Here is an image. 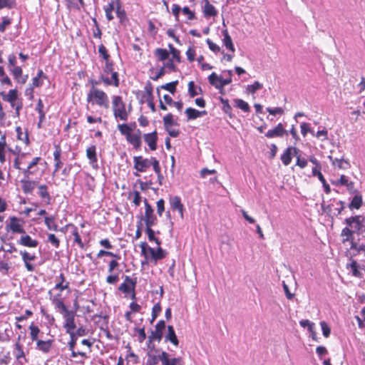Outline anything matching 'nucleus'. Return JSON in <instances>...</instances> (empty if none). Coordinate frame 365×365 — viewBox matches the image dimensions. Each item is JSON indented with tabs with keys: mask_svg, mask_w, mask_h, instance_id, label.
I'll return each mask as SVG.
<instances>
[{
	"mask_svg": "<svg viewBox=\"0 0 365 365\" xmlns=\"http://www.w3.org/2000/svg\"><path fill=\"white\" fill-rule=\"evenodd\" d=\"M321 157H327L335 169L346 170L350 168V163L344 159L339 148L327 138V131L321 130Z\"/></svg>",
	"mask_w": 365,
	"mask_h": 365,
	"instance_id": "1",
	"label": "nucleus"
},
{
	"mask_svg": "<svg viewBox=\"0 0 365 365\" xmlns=\"http://www.w3.org/2000/svg\"><path fill=\"white\" fill-rule=\"evenodd\" d=\"M43 161L40 156L31 157L29 153H20L16 154L13 167L20 171L24 177H31L39 172L38 165Z\"/></svg>",
	"mask_w": 365,
	"mask_h": 365,
	"instance_id": "2",
	"label": "nucleus"
},
{
	"mask_svg": "<svg viewBox=\"0 0 365 365\" xmlns=\"http://www.w3.org/2000/svg\"><path fill=\"white\" fill-rule=\"evenodd\" d=\"M63 327L66 329V331L70 336V340L68 342V349L71 351V358H77L80 356L81 360L78 361L77 363L84 364L85 359L89 358V356L84 351H76V346L78 340L76 334H74V329L76 328L75 323V315L64 318Z\"/></svg>",
	"mask_w": 365,
	"mask_h": 365,
	"instance_id": "3",
	"label": "nucleus"
},
{
	"mask_svg": "<svg viewBox=\"0 0 365 365\" xmlns=\"http://www.w3.org/2000/svg\"><path fill=\"white\" fill-rule=\"evenodd\" d=\"M136 126L135 122L130 124L122 123L117 126L120 133L125 137L127 142L131 145L133 149L139 150L142 145V133L139 129L134 131Z\"/></svg>",
	"mask_w": 365,
	"mask_h": 365,
	"instance_id": "4",
	"label": "nucleus"
},
{
	"mask_svg": "<svg viewBox=\"0 0 365 365\" xmlns=\"http://www.w3.org/2000/svg\"><path fill=\"white\" fill-rule=\"evenodd\" d=\"M100 81L106 86L118 88L120 86L119 74L115 71L114 63L112 61H106L103 73L100 75Z\"/></svg>",
	"mask_w": 365,
	"mask_h": 365,
	"instance_id": "5",
	"label": "nucleus"
},
{
	"mask_svg": "<svg viewBox=\"0 0 365 365\" xmlns=\"http://www.w3.org/2000/svg\"><path fill=\"white\" fill-rule=\"evenodd\" d=\"M112 111L113 117L118 120L127 121L130 111L126 109V104L123 97L119 95L111 96Z\"/></svg>",
	"mask_w": 365,
	"mask_h": 365,
	"instance_id": "6",
	"label": "nucleus"
},
{
	"mask_svg": "<svg viewBox=\"0 0 365 365\" xmlns=\"http://www.w3.org/2000/svg\"><path fill=\"white\" fill-rule=\"evenodd\" d=\"M86 101L91 105L98 106L104 109L109 108V98L108 94L101 89L90 90L87 94Z\"/></svg>",
	"mask_w": 365,
	"mask_h": 365,
	"instance_id": "7",
	"label": "nucleus"
},
{
	"mask_svg": "<svg viewBox=\"0 0 365 365\" xmlns=\"http://www.w3.org/2000/svg\"><path fill=\"white\" fill-rule=\"evenodd\" d=\"M2 100L10 104L11 107L15 110V115L16 117L20 115V111L23 108V101L19 98L18 91L11 89L8 93L1 92L0 93Z\"/></svg>",
	"mask_w": 365,
	"mask_h": 365,
	"instance_id": "8",
	"label": "nucleus"
},
{
	"mask_svg": "<svg viewBox=\"0 0 365 365\" xmlns=\"http://www.w3.org/2000/svg\"><path fill=\"white\" fill-rule=\"evenodd\" d=\"M48 294L56 309L63 316V319L75 315V312L69 310L66 306L62 298V292L58 291L57 294H53L52 290H49Z\"/></svg>",
	"mask_w": 365,
	"mask_h": 365,
	"instance_id": "9",
	"label": "nucleus"
},
{
	"mask_svg": "<svg viewBox=\"0 0 365 365\" xmlns=\"http://www.w3.org/2000/svg\"><path fill=\"white\" fill-rule=\"evenodd\" d=\"M24 225L25 221L24 219L16 216H11L9 217L6 223V230L12 234H24Z\"/></svg>",
	"mask_w": 365,
	"mask_h": 365,
	"instance_id": "10",
	"label": "nucleus"
},
{
	"mask_svg": "<svg viewBox=\"0 0 365 365\" xmlns=\"http://www.w3.org/2000/svg\"><path fill=\"white\" fill-rule=\"evenodd\" d=\"M160 163L159 160L155 158L151 157L150 159L144 158L142 155L133 157V168L137 171L145 173L152 165L154 169V162Z\"/></svg>",
	"mask_w": 365,
	"mask_h": 365,
	"instance_id": "11",
	"label": "nucleus"
},
{
	"mask_svg": "<svg viewBox=\"0 0 365 365\" xmlns=\"http://www.w3.org/2000/svg\"><path fill=\"white\" fill-rule=\"evenodd\" d=\"M163 122L165 130L170 137L177 138L179 136L180 131L173 128V126H178L179 124L171 113H168L163 117Z\"/></svg>",
	"mask_w": 365,
	"mask_h": 365,
	"instance_id": "12",
	"label": "nucleus"
},
{
	"mask_svg": "<svg viewBox=\"0 0 365 365\" xmlns=\"http://www.w3.org/2000/svg\"><path fill=\"white\" fill-rule=\"evenodd\" d=\"M120 264L116 260H110L108 264V272L110 273L106 277V282L109 284H115L119 281V273H113L118 269Z\"/></svg>",
	"mask_w": 365,
	"mask_h": 365,
	"instance_id": "13",
	"label": "nucleus"
},
{
	"mask_svg": "<svg viewBox=\"0 0 365 365\" xmlns=\"http://www.w3.org/2000/svg\"><path fill=\"white\" fill-rule=\"evenodd\" d=\"M145 215L143 220L145 225H155L158 222V218L154 214L153 207L148 203L146 199L144 200Z\"/></svg>",
	"mask_w": 365,
	"mask_h": 365,
	"instance_id": "14",
	"label": "nucleus"
},
{
	"mask_svg": "<svg viewBox=\"0 0 365 365\" xmlns=\"http://www.w3.org/2000/svg\"><path fill=\"white\" fill-rule=\"evenodd\" d=\"M19 254L24 263L26 269L28 272H33L35 270V265L32 262L35 261L36 256L35 254H32L26 250H20Z\"/></svg>",
	"mask_w": 365,
	"mask_h": 365,
	"instance_id": "15",
	"label": "nucleus"
},
{
	"mask_svg": "<svg viewBox=\"0 0 365 365\" xmlns=\"http://www.w3.org/2000/svg\"><path fill=\"white\" fill-rule=\"evenodd\" d=\"M136 284V277L131 278L130 277L126 275L124 277L123 283L120 284L118 289L124 294H130V292L135 289Z\"/></svg>",
	"mask_w": 365,
	"mask_h": 365,
	"instance_id": "16",
	"label": "nucleus"
},
{
	"mask_svg": "<svg viewBox=\"0 0 365 365\" xmlns=\"http://www.w3.org/2000/svg\"><path fill=\"white\" fill-rule=\"evenodd\" d=\"M62 155V149L60 145H54V151L53 153V171L52 173V176L54 177L56 173L62 168L63 163L61 161V157Z\"/></svg>",
	"mask_w": 365,
	"mask_h": 365,
	"instance_id": "17",
	"label": "nucleus"
},
{
	"mask_svg": "<svg viewBox=\"0 0 365 365\" xmlns=\"http://www.w3.org/2000/svg\"><path fill=\"white\" fill-rule=\"evenodd\" d=\"M144 142L148 145L151 151H155L158 148V135L156 130L151 133H145L143 135Z\"/></svg>",
	"mask_w": 365,
	"mask_h": 365,
	"instance_id": "18",
	"label": "nucleus"
},
{
	"mask_svg": "<svg viewBox=\"0 0 365 365\" xmlns=\"http://www.w3.org/2000/svg\"><path fill=\"white\" fill-rule=\"evenodd\" d=\"M93 319L96 320V323L100 325V328L104 331L108 339H112L113 336L110 331L108 329V317L102 316L101 314H95Z\"/></svg>",
	"mask_w": 365,
	"mask_h": 365,
	"instance_id": "19",
	"label": "nucleus"
},
{
	"mask_svg": "<svg viewBox=\"0 0 365 365\" xmlns=\"http://www.w3.org/2000/svg\"><path fill=\"white\" fill-rule=\"evenodd\" d=\"M20 238L17 240V244L23 247L29 248H36L38 245V241L36 239H33L29 235L21 234Z\"/></svg>",
	"mask_w": 365,
	"mask_h": 365,
	"instance_id": "20",
	"label": "nucleus"
},
{
	"mask_svg": "<svg viewBox=\"0 0 365 365\" xmlns=\"http://www.w3.org/2000/svg\"><path fill=\"white\" fill-rule=\"evenodd\" d=\"M21 190L26 195L31 194L36 187L38 185V182L32 180L30 177H24L20 180Z\"/></svg>",
	"mask_w": 365,
	"mask_h": 365,
	"instance_id": "21",
	"label": "nucleus"
},
{
	"mask_svg": "<svg viewBox=\"0 0 365 365\" xmlns=\"http://www.w3.org/2000/svg\"><path fill=\"white\" fill-rule=\"evenodd\" d=\"M55 282L54 289L60 292H63V290L71 292L70 282L66 280V276L63 272H61L59 275L56 277Z\"/></svg>",
	"mask_w": 365,
	"mask_h": 365,
	"instance_id": "22",
	"label": "nucleus"
},
{
	"mask_svg": "<svg viewBox=\"0 0 365 365\" xmlns=\"http://www.w3.org/2000/svg\"><path fill=\"white\" fill-rule=\"evenodd\" d=\"M165 328V322L164 320L158 322L155 327V331H153L149 336L150 341L156 340L160 341L163 338V331Z\"/></svg>",
	"mask_w": 365,
	"mask_h": 365,
	"instance_id": "23",
	"label": "nucleus"
},
{
	"mask_svg": "<svg viewBox=\"0 0 365 365\" xmlns=\"http://www.w3.org/2000/svg\"><path fill=\"white\" fill-rule=\"evenodd\" d=\"M10 73L13 76L14 79L20 84H25L28 76H23V70L21 66H16L9 69Z\"/></svg>",
	"mask_w": 365,
	"mask_h": 365,
	"instance_id": "24",
	"label": "nucleus"
},
{
	"mask_svg": "<svg viewBox=\"0 0 365 365\" xmlns=\"http://www.w3.org/2000/svg\"><path fill=\"white\" fill-rule=\"evenodd\" d=\"M170 208L175 211L177 210L181 219L184 218V205L181 201V198L179 196L171 197L169 199Z\"/></svg>",
	"mask_w": 365,
	"mask_h": 365,
	"instance_id": "25",
	"label": "nucleus"
},
{
	"mask_svg": "<svg viewBox=\"0 0 365 365\" xmlns=\"http://www.w3.org/2000/svg\"><path fill=\"white\" fill-rule=\"evenodd\" d=\"M346 224L353 229L354 232H360L362 225L365 223L362 222V217L361 216L351 217L345 220Z\"/></svg>",
	"mask_w": 365,
	"mask_h": 365,
	"instance_id": "26",
	"label": "nucleus"
},
{
	"mask_svg": "<svg viewBox=\"0 0 365 365\" xmlns=\"http://www.w3.org/2000/svg\"><path fill=\"white\" fill-rule=\"evenodd\" d=\"M115 6L114 11H115L116 16L119 19L120 24H123L128 21L126 12L122 5L120 0H114Z\"/></svg>",
	"mask_w": 365,
	"mask_h": 365,
	"instance_id": "27",
	"label": "nucleus"
},
{
	"mask_svg": "<svg viewBox=\"0 0 365 365\" xmlns=\"http://www.w3.org/2000/svg\"><path fill=\"white\" fill-rule=\"evenodd\" d=\"M38 195L40 198L44 202L46 205L51 204V196L48 192V187L45 184H41L37 186Z\"/></svg>",
	"mask_w": 365,
	"mask_h": 365,
	"instance_id": "28",
	"label": "nucleus"
},
{
	"mask_svg": "<svg viewBox=\"0 0 365 365\" xmlns=\"http://www.w3.org/2000/svg\"><path fill=\"white\" fill-rule=\"evenodd\" d=\"M335 183L337 185H343L346 187L347 190L351 194L357 192V190L354 187V182L349 181L348 177L344 175H341L340 178L336 180Z\"/></svg>",
	"mask_w": 365,
	"mask_h": 365,
	"instance_id": "29",
	"label": "nucleus"
},
{
	"mask_svg": "<svg viewBox=\"0 0 365 365\" xmlns=\"http://www.w3.org/2000/svg\"><path fill=\"white\" fill-rule=\"evenodd\" d=\"M354 231L351 230L349 227H344L341 233V236L343 237L342 242L345 243L346 242H350L351 243V249L357 250L358 245L355 242H354L352 236Z\"/></svg>",
	"mask_w": 365,
	"mask_h": 365,
	"instance_id": "30",
	"label": "nucleus"
},
{
	"mask_svg": "<svg viewBox=\"0 0 365 365\" xmlns=\"http://www.w3.org/2000/svg\"><path fill=\"white\" fill-rule=\"evenodd\" d=\"M53 343H54L53 339H48V340L39 339L36 342V348L37 350H38L44 354H48L51 351V349L53 345Z\"/></svg>",
	"mask_w": 365,
	"mask_h": 365,
	"instance_id": "31",
	"label": "nucleus"
},
{
	"mask_svg": "<svg viewBox=\"0 0 365 365\" xmlns=\"http://www.w3.org/2000/svg\"><path fill=\"white\" fill-rule=\"evenodd\" d=\"M161 363L163 365H183V361L181 357L169 358V354L166 351H162Z\"/></svg>",
	"mask_w": 365,
	"mask_h": 365,
	"instance_id": "32",
	"label": "nucleus"
},
{
	"mask_svg": "<svg viewBox=\"0 0 365 365\" xmlns=\"http://www.w3.org/2000/svg\"><path fill=\"white\" fill-rule=\"evenodd\" d=\"M298 150L294 147H288L281 155V160L284 165H288L292 158V155H297Z\"/></svg>",
	"mask_w": 365,
	"mask_h": 365,
	"instance_id": "33",
	"label": "nucleus"
},
{
	"mask_svg": "<svg viewBox=\"0 0 365 365\" xmlns=\"http://www.w3.org/2000/svg\"><path fill=\"white\" fill-rule=\"evenodd\" d=\"M204 6H202V13L205 18L208 19L210 17H215L217 15V10L210 4V1H204Z\"/></svg>",
	"mask_w": 365,
	"mask_h": 365,
	"instance_id": "34",
	"label": "nucleus"
},
{
	"mask_svg": "<svg viewBox=\"0 0 365 365\" xmlns=\"http://www.w3.org/2000/svg\"><path fill=\"white\" fill-rule=\"evenodd\" d=\"M284 134H287V130H284L283 125L280 123L273 129L269 130L265 134V136L268 138H273L275 137H282Z\"/></svg>",
	"mask_w": 365,
	"mask_h": 365,
	"instance_id": "35",
	"label": "nucleus"
},
{
	"mask_svg": "<svg viewBox=\"0 0 365 365\" xmlns=\"http://www.w3.org/2000/svg\"><path fill=\"white\" fill-rule=\"evenodd\" d=\"M168 331L165 334V342H170L173 346H178L179 345V340L177 337V335L175 334V329L172 325H168L167 327Z\"/></svg>",
	"mask_w": 365,
	"mask_h": 365,
	"instance_id": "36",
	"label": "nucleus"
},
{
	"mask_svg": "<svg viewBox=\"0 0 365 365\" xmlns=\"http://www.w3.org/2000/svg\"><path fill=\"white\" fill-rule=\"evenodd\" d=\"M149 254L150 255V257H149V259H150L151 261H153L155 264H157L158 260L165 258L166 255L165 252L160 247H158L157 250L152 247L149 248Z\"/></svg>",
	"mask_w": 365,
	"mask_h": 365,
	"instance_id": "37",
	"label": "nucleus"
},
{
	"mask_svg": "<svg viewBox=\"0 0 365 365\" xmlns=\"http://www.w3.org/2000/svg\"><path fill=\"white\" fill-rule=\"evenodd\" d=\"M222 34L223 35V39L222 42L225 48L232 51V53H235V48L234 46V44L232 43V40L231 36L229 34V32L227 29L222 31Z\"/></svg>",
	"mask_w": 365,
	"mask_h": 365,
	"instance_id": "38",
	"label": "nucleus"
},
{
	"mask_svg": "<svg viewBox=\"0 0 365 365\" xmlns=\"http://www.w3.org/2000/svg\"><path fill=\"white\" fill-rule=\"evenodd\" d=\"M13 354L18 365H23L29 362L26 353L24 350H13Z\"/></svg>",
	"mask_w": 365,
	"mask_h": 365,
	"instance_id": "39",
	"label": "nucleus"
},
{
	"mask_svg": "<svg viewBox=\"0 0 365 365\" xmlns=\"http://www.w3.org/2000/svg\"><path fill=\"white\" fill-rule=\"evenodd\" d=\"M346 268L351 274L356 277L361 278L363 276L362 272L360 271L361 267L359 266L356 261L351 259L349 264H346Z\"/></svg>",
	"mask_w": 365,
	"mask_h": 365,
	"instance_id": "40",
	"label": "nucleus"
},
{
	"mask_svg": "<svg viewBox=\"0 0 365 365\" xmlns=\"http://www.w3.org/2000/svg\"><path fill=\"white\" fill-rule=\"evenodd\" d=\"M16 138L19 140L24 143L26 145H29L30 140L29 138V133L27 130L23 131L21 126L16 127Z\"/></svg>",
	"mask_w": 365,
	"mask_h": 365,
	"instance_id": "41",
	"label": "nucleus"
},
{
	"mask_svg": "<svg viewBox=\"0 0 365 365\" xmlns=\"http://www.w3.org/2000/svg\"><path fill=\"white\" fill-rule=\"evenodd\" d=\"M7 148L6 135H1L0 139V163L1 165L4 164L6 159V150Z\"/></svg>",
	"mask_w": 365,
	"mask_h": 365,
	"instance_id": "42",
	"label": "nucleus"
},
{
	"mask_svg": "<svg viewBox=\"0 0 365 365\" xmlns=\"http://www.w3.org/2000/svg\"><path fill=\"white\" fill-rule=\"evenodd\" d=\"M29 336L32 341H37L39 340L38 335L41 333V329L34 322H32L29 326Z\"/></svg>",
	"mask_w": 365,
	"mask_h": 365,
	"instance_id": "43",
	"label": "nucleus"
},
{
	"mask_svg": "<svg viewBox=\"0 0 365 365\" xmlns=\"http://www.w3.org/2000/svg\"><path fill=\"white\" fill-rule=\"evenodd\" d=\"M185 113L188 120L196 119L207 113L205 110L199 111L192 108H187Z\"/></svg>",
	"mask_w": 365,
	"mask_h": 365,
	"instance_id": "44",
	"label": "nucleus"
},
{
	"mask_svg": "<svg viewBox=\"0 0 365 365\" xmlns=\"http://www.w3.org/2000/svg\"><path fill=\"white\" fill-rule=\"evenodd\" d=\"M86 157L89 160L91 164L97 163L98 158L96 154V146L92 145L86 149Z\"/></svg>",
	"mask_w": 365,
	"mask_h": 365,
	"instance_id": "45",
	"label": "nucleus"
},
{
	"mask_svg": "<svg viewBox=\"0 0 365 365\" xmlns=\"http://www.w3.org/2000/svg\"><path fill=\"white\" fill-rule=\"evenodd\" d=\"M44 224L48 230L58 231V226L56 222V217L53 215L46 216L44 218Z\"/></svg>",
	"mask_w": 365,
	"mask_h": 365,
	"instance_id": "46",
	"label": "nucleus"
},
{
	"mask_svg": "<svg viewBox=\"0 0 365 365\" xmlns=\"http://www.w3.org/2000/svg\"><path fill=\"white\" fill-rule=\"evenodd\" d=\"M354 194H355L354 197H353V199L351 200V201L350 202V203L349 205V207L351 210H352V209L358 210L361 207V205L363 204L361 195L359 194L358 191L356 193H354Z\"/></svg>",
	"mask_w": 365,
	"mask_h": 365,
	"instance_id": "47",
	"label": "nucleus"
},
{
	"mask_svg": "<svg viewBox=\"0 0 365 365\" xmlns=\"http://www.w3.org/2000/svg\"><path fill=\"white\" fill-rule=\"evenodd\" d=\"M153 92V85L150 81H148L144 87V93L143 95V98L145 101V102L150 100H154Z\"/></svg>",
	"mask_w": 365,
	"mask_h": 365,
	"instance_id": "48",
	"label": "nucleus"
},
{
	"mask_svg": "<svg viewBox=\"0 0 365 365\" xmlns=\"http://www.w3.org/2000/svg\"><path fill=\"white\" fill-rule=\"evenodd\" d=\"M300 325L304 328H307L313 339L317 340V332L314 331V324L308 319L299 322Z\"/></svg>",
	"mask_w": 365,
	"mask_h": 365,
	"instance_id": "49",
	"label": "nucleus"
},
{
	"mask_svg": "<svg viewBox=\"0 0 365 365\" xmlns=\"http://www.w3.org/2000/svg\"><path fill=\"white\" fill-rule=\"evenodd\" d=\"M72 235L74 237L73 243L78 245L81 249L83 250L85 248L84 243L81 240L78 227L75 225H72Z\"/></svg>",
	"mask_w": 365,
	"mask_h": 365,
	"instance_id": "50",
	"label": "nucleus"
},
{
	"mask_svg": "<svg viewBox=\"0 0 365 365\" xmlns=\"http://www.w3.org/2000/svg\"><path fill=\"white\" fill-rule=\"evenodd\" d=\"M114 0H110V1L104 6L106 17L108 21H110L114 19V16L113 14V12L114 11Z\"/></svg>",
	"mask_w": 365,
	"mask_h": 365,
	"instance_id": "51",
	"label": "nucleus"
},
{
	"mask_svg": "<svg viewBox=\"0 0 365 365\" xmlns=\"http://www.w3.org/2000/svg\"><path fill=\"white\" fill-rule=\"evenodd\" d=\"M187 86L188 93L190 98H194L202 92L201 88L200 86H197L194 81H190Z\"/></svg>",
	"mask_w": 365,
	"mask_h": 365,
	"instance_id": "52",
	"label": "nucleus"
},
{
	"mask_svg": "<svg viewBox=\"0 0 365 365\" xmlns=\"http://www.w3.org/2000/svg\"><path fill=\"white\" fill-rule=\"evenodd\" d=\"M0 83L1 85H6L8 86H12V82L10 78L5 73L3 66H0Z\"/></svg>",
	"mask_w": 365,
	"mask_h": 365,
	"instance_id": "53",
	"label": "nucleus"
},
{
	"mask_svg": "<svg viewBox=\"0 0 365 365\" xmlns=\"http://www.w3.org/2000/svg\"><path fill=\"white\" fill-rule=\"evenodd\" d=\"M153 226V225H145V227H146V229H145L146 234L148 235V237L149 241L155 242L158 246H160L161 242H160V241L159 240L158 238L155 237V232L152 229Z\"/></svg>",
	"mask_w": 365,
	"mask_h": 365,
	"instance_id": "54",
	"label": "nucleus"
},
{
	"mask_svg": "<svg viewBox=\"0 0 365 365\" xmlns=\"http://www.w3.org/2000/svg\"><path fill=\"white\" fill-rule=\"evenodd\" d=\"M162 353L160 355H155L152 353H148V359L146 365H157L159 361H161Z\"/></svg>",
	"mask_w": 365,
	"mask_h": 365,
	"instance_id": "55",
	"label": "nucleus"
},
{
	"mask_svg": "<svg viewBox=\"0 0 365 365\" xmlns=\"http://www.w3.org/2000/svg\"><path fill=\"white\" fill-rule=\"evenodd\" d=\"M155 56L160 61H165L169 57L168 51L165 48H157L154 51Z\"/></svg>",
	"mask_w": 365,
	"mask_h": 365,
	"instance_id": "56",
	"label": "nucleus"
},
{
	"mask_svg": "<svg viewBox=\"0 0 365 365\" xmlns=\"http://www.w3.org/2000/svg\"><path fill=\"white\" fill-rule=\"evenodd\" d=\"M209 83L217 89H220L221 77L215 73H212L208 77Z\"/></svg>",
	"mask_w": 365,
	"mask_h": 365,
	"instance_id": "57",
	"label": "nucleus"
},
{
	"mask_svg": "<svg viewBox=\"0 0 365 365\" xmlns=\"http://www.w3.org/2000/svg\"><path fill=\"white\" fill-rule=\"evenodd\" d=\"M178 84V81H174L164 85H162L160 88L161 89L169 91L173 95L175 93L177 90V86Z\"/></svg>",
	"mask_w": 365,
	"mask_h": 365,
	"instance_id": "58",
	"label": "nucleus"
},
{
	"mask_svg": "<svg viewBox=\"0 0 365 365\" xmlns=\"http://www.w3.org/2000/svg\"><path fill=\"white\" fill-rule=\"evenodd\" d=\"M234 106L244 112H249L250 110L249 104L242 99H235Z\"/></svg>",
	"mask_w": 365,
	"mask_h": 365,
	"instance_id": "59",
	"label": "nucleus"
},
{
	"mask_svg": "<svg viewBox=\"0 0 365 365\" xmlns=\"http://www.w3.org/2000/svg\"><path fill=\"white\" fill-rule=\"evenodd\" d=\"M47 242L56 249H58L60 247V240L53 233H48L47 235Z\"/></svg>",
	"mask_w": 365,
	"mask_h": 365,
	"instance_id": "60",
	"label": "nucleus"
},
{
	"mask_svg": "<svg viewBox=\"0 0 365 365\" xmlns=\"http://www.w3.org/2000/svg\"><path fill=\"white\" fill-rule=\"evenodd\" d=\"M140 247L141 248V255L143 256H144V257L145 259V262H142V264H144L148 263V262L149 260L148 252H149V248H150V247H149L148 245L147 244V242H141L140 244Z\"/></svg>",
	"mask_w": 365,
	"mask_h": 365,
	"instance_id": "61",
	"label": "nucleus"
},
{
	"mask_svg": "<svg viewBox=\"0 0 365 365\" xmlns=\"http://www.w3.org/2000/svg\"><path fill=\"white\" fill-rule=\"evenodd\" d=\"M98 53H99L100 56L102 57V58L106 62L111 61L110 59V54L108 53L107 48H106V46L103 44H101L98 46Z\"/></svg>",
	"mask_w": 365,
	"mask_h": 365,
	"instance_id": "62",
	"label": "nucleus"
},
{
	"mask_svg": "<svg viewBox=\"0 0 365 365\" xmlns=\"http://www.w3.org/2000/svg\"><path fill=\"white\" fill-rule=\"evenodd\" d=\"M220 102L222 104V110L223 111L229 115L230 117L232 116V108L229 103V101L227 99H224L223 98H220Z\"/></svg>",
	"mask_w": 365,
	"mask_h": 365,
	"instance_id": "63",
	"label": "nucleus"
},
{
	"mask_svg": "<svg viewBox=\"0 0 365 365\" xmlns=\"http://www.w3.org/2000/svg\"><path fill=\"white\" fill-rule=\"evenodd\" d=\"M129 198L133 197V202L135 206H139L141 202V195L140 192L138 190H134L132 192L129 193Z\"/></svg>",
	"mask_w": 365,
	"mask_h": 365,
	"instance_id": "64",
	"label": "nucleus"
}]
</instances>
